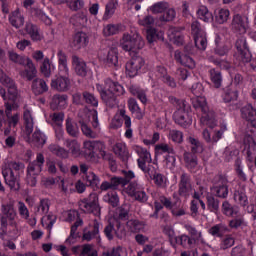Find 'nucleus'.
I'll list each match as a JSON object with an SVG mask.
<instances>
[{
  "label": "nucleus",
  "instance_id": "72a5a7b5",
  "mask_svg": "<svg viewBox=\"0 0 256 256\" xmlns=\"http://www.w3.org/2000/svg\"><path fill=\"white\" fill-rule=\"evenodd\" d=\"M25 31L32 41H41V34H39V28L37 25L32 22H27L25 25Z\"/></svg>",
  "mask_w": 256,
  "mask_h": 256
},
{
  "label": "nucleus",
  "instance_id": "c756f323",
  "mask_svg": "<svg viewBox=\"0 0 256 256\" xmlns=\"http://www.w3.org/2000/svg\"><path fill=\"white\" fill-rule=\"evenodd\" d=\"M113 153H115L123 163H128L130 156L129 150L127 149V146L125 144L116 143L113 146Z\"/></svg>",
  "mask_w": 256,
  "mask_h": 256
},
{
  "label": "nucleus",
  "instance_id": "473e14b6",
  "mask_svg": "<svg viewBox=\"0 0 256 256\" xmlns=\"http://www.w3.org/2000/svg\"><path fill=\"white\" fill-rule=\"evenodd\" d=\"M126 226L130 233H141L145 229V222L131 219L127 221Z\"/></svg>",
  "mask_w": 256,
  "mask_h": 256
},
{
  "label": "nucleus",
  "instance_id": "9d476101",
  "mask_svg": "<svg viewBox=\"0 0 256 256\" xmlns=\"http://www.w3.org/2000/svg\"><path fill=\"white\" fill-rule=\"evenodd\" d=\"M125 67H126V75H128V77L130 78L137 77V75L141 73V69L145 67V59L139 55H134L126 63Z\"/></svg>",
  "mask_w": 256,
  "mask_h": 256
},
{
  "label": "nucleus",
  "instance_id": "dca6fc26",
  "mask_svg": "<svg viewBox=\"0 0 256 256\" xmlns=\"http://www.w3.org/2000/svg\"><path fill=\"white\" fill-rule=\"evenodd\" d=\"M43 165H45V156L42 153H38L36 160L28 164L27 173L39 176L41 175V171H43Z\"/></svg>",
  "mask_w": 256,
  "mask_h": 256
},
{
  "label": "nucleus",
  "instance_id": "4c0bfd02",
  "mask_svg": "<svg viewBox=\"0 0 256 256\" xmlns=\"http://www.w3.org/2000/svg\"><path fill=\"white\" fill-rule=\"evenodd\" d=\"M222 213L226 217H235V215H239V207L233 206L229 201L225 200L222 203Z\"/></svg>",
  "mask_w": 256,
  "mask_h": 256
},
{
  "label": "nucleus",
  "instance_id": "4468645a",
  "mask_svg": "<svg viewBox=\"0 0 256 256\" xmlns=\"http://www.w3.org/2000/svg\"><path fill=\"white\" fill-rule=\"evenodd\" d=\"M193 191V185L191 184V175L187 172H183L180 175V181L178 183V195L187 199Z\"/></svg>",
  "mask_w": 256,
  "mask_h": 256
},
{
  "label": "nucleus",
  "instance_id": "bf43d9fd",
  "mask_svg": "<svg viewBox=\"0 0 256 256\" xmlns=\"http://www.w3.org/2000/svg\"><path fill=\"white\" fill-rule=\"evenodd\" d=\"M40 71L44 77H51V60H49V58H44L40 66Z\"/></svg>",
  "mask_w": 256,
  "mask_h": 256
},
{
  "label": "nucleus",
  "instance_id": "f8f14e48",
  "mask_svg": "<svg viewBox=\"0 0 256 256\" xmlns=\"http://www.w3.org/2000/svg\"><path fill=\"white\" fill-rule=\"evenodd\" d=\"M236 51L239 53L242 63H249L251 61V51L249 50V43L245 36H240L235 42Z\"/></svg>",
  "mask_w": 256,
  "mask_h": 256
},
{
  "label": "nucleus",
  "instance_id": "f3484780",
  "mask_svg": "<svg viewBox=\"0 0 256 256\" xmlns=\"http://www.w3.org/2000/svg\"><path fill=\"white\" fill-rule=\"evenodd\" d=\"M239 99V91L233 89H227L223 95L224 103H231L230 104V111H237L241 107V104L235 102Z\"/></svg>",
  "mask_w": 256,
  "mask_h": 256
},
{
  "label": "nucleus",
  "instance_id": "aec40b11",
  "mask_svg": "<svg viewBox=\"0 0 256 256\" xmlns=\"http://www.w3.org/2000/svg\"><path fill=\"white\" fill-rule=\"evenodd\" d=\"M30 143L34 147H37V149H43V147H45L47 144V134L41 131V129L36 128L32 133Z\"/></svg>",
  "mask_w": 256,
  "mask_h": 256
},
{
  "label": "nucleus",
  "instance_id": "1a4fd4ad",
  "mask_svg": "<svg viewBox=\"0 0 256 256\" xmlns=\"http://www.w3.org/2000/svg\"><path fill=\"white\" fill-rule=\"evenodd\" d=\"M191 31L194 37L195 47L200 51H205L207 49V34L201 29V23L194 21L191 24Z\"/></svg>",
  "mask_w": 256,
  "mask_h": 256
},
{
  "label": "nucleus",
  "instance_id": "9b49d317",
  "mask_svg": "<svg viewBox=\"0 0 256 256\" xmlns=\"http://www.w3.org/2000/svg\"><path fill=\"white\" fill-rule=\"evenodd\" d=\"M230 29L233 33L245 35V33H247V29H249V17L241 14H235L232 18Z\"/></svg>",
  "mask_w": 256,
  "mask_h": 256
},
{
  "label": "nucleus",
  "instance_id": "7c9ffc66",
  "mask_svg": "<svg viewBox=\"0 0 256 256\" xmlns=\"http://www.w3.org/2000/svg\"><path fill=\"white\" fill-rule=\"evenodd\" d=\"M128 109L139 121L145 117V113H143V110H141V107H139V104L135 98H130L128 100Z\"/></svg>",
  "mask_w": 256,
  "mask_h": 256
},
{
  "label": "nucleus",
  "instance_id": "79ce46f5",
  "mask_svg": "<svg viewBox=\"0 0 256 256\" xmlns=\"http://www.w3.org/2000/svg\"><path fill=\"white\" fill-rule=\"evenodd\" d=\"M23 120L25 125V133L29 137L31 133H33V127H34L33 116H31V111L29 110L24 111Z\"/></svg>",
  "mask_w": 256,
  "mask_h": 256
},
{
  "label": "nucleus",
  "instance_id": "4d7b16f0",
  "mask_svg": "<svg viewBox=\"0 0 256 256\" xmlns=\"http://www.w3.org/2000/svg\"><path fill=\"white\" fill-rule=\"evenodd\" d=\"M176 15L177 12H175V9L168 7V9L163 12V15L160 16V21L169 23L175 19Z\"/></svg>",
  "mask_w": 256,
  "mask_h": 256
},
{
  "label": "nucleus",
  "instance_id": "338daca9",
  "mask_svg": "<svg viewBox=\"0 0 256 256\" xmlns=\"http://www.w3.org/2000/svg\"><path fill=\"white\" fill-rule=\"evenodd\" d=\"M119 24H108L103 29V33L106 37H111V35H117L119 33Z\"/></svg>",
  "mask_w": 256,
  "mask_h": 256
},
{
  "label": "nucleus",
  "instance_id": "3c124183",
  "mask_svg": "<svg viewBox=\"0 0 256 256\" xmlns=\"http://www.w3.org/2000/svg\"><path fill=\"white\" fill-rule=\"evenodd\" d=\"M84 103L90 107H99V98L89 91H84Z\"/></svg>",
  "mask_w": 256,
  "mask_h": 256
},
{
  "label": "nucleus",
  "instance_id": "20e7f679",
  "mask_svg": "<svg viewBox=\"0 0 256 256\" xmlns=\"http://www.w3.org/2000/svg\"><path fill=\"white\" fill-rule=\"evenodd\" d=\"M120 47L123 51L137 53L145 47V40L143 36L137 32V30L125 32L120 39Z\"/></svg>",
  "mask_w": 256,
  "mask_h": 256
},
{
  "label": "nucleus",
  "instance_id": "37998d69",
  "mask_svg": "<svg viewBox=\"0 0 256 256\" xmlns=\"http://www.w3.org/2000/svg\"><path fill=\"white\" fill-rule=\"evenodd\" d=\"M227 231H229V228H227V226L223 224H216L208 230V233L212 235V237L221 238L223 237V235H225V233H227Z\"/></svg>",
  "mask_w": 256,
  "mask_h": 256
},
{
  "label": "nucleus",
  "instance_id": "6e6552de",
  "mask_svg": "<svg viewBox=\"0 0 256 256\" xmlns=\"http://www.w3.org/2000/svg\"><path fill=\"white\" fill-rule=\"evenodd\" d=\"M2 175L10 191H19L21 189V176L18 172L13 171L12 168L4 167L2 168Z\"/></svg>",
  "mask_w": 256,
  "mask_h": 256
},
{
  "label": "nucleus",
  "instance_id": "c03bdc74",
  "mask_svg": "<svg viewBox=\"0 0 256 256\" xmlns=\"http://www.w3.org/2000/svg\"><path fill=\"white\" fill-rule=\"evenodd\" d=\"M104 201L105 203H108V205H111V207H119V194L117 192L109 191L106 195H104Z\"/></svg>",
  "mask_w": 256,
  "mask_h": 256
},
{
  "label": "nucleus",
  "instance_id": "a211bd4d",
  "mask_svg": "<svg viewBox=\"0 0 256 256\" xmlns=\"http://www.w3.org/2000/svg\"><path fill=\"white\" fill-rule=\"evenodd\" d=\"M22 66L26 67V69L20 72L21 77H23V79H27V81H33L35 77H37V68L33 63V60H31L29 57H26L25 65Z\"/></svg>",
  "mask_w": 256,
  "mask_h": 256
},
{
  "label": "nucleus",
  "instance_id": "c9c22d12",
  "mask_svg": "<svg viewBox=\"0 0 256 256\" xmlns=\"http://www.w3.org/2000/svg\"><path fill=\"white\" fill-rule=\"evenodd\" d=\"M184 163L189 171H193L199 165L197 155L191 152L184 153Z\"/></svg>",
  "mask_w": 256,
  "mask_h": 256
},
{
  "label": "nucleus",
  "instance_id": "680f3d73",
  "mask_svg": "<svg viewBox=\"0 0 256 256\" xmlns=\"http://www.w3.org/2000/svg\"><path fill=\"white\" fill-rule=\"evenodd\" d=\"M101 157L102 159H104V161H108L111 171L115 173V171H117V161L113 157V154L107 153L106 151H104V154H102Z\"/></svg>",
  "mask_w": 256,
  "mask_h": 256
},
{
  "label": "nucleus",
  "instance_id": "f257e3e1",
  "mask_svg": "<svg viewBox=\"0 0 256 256\" xmlns=\"http://www.w3.org/2000/svg\"><path fill=\"white\" fill-rule=\"evenodd\" d=\"M58 66L60 73L51 80L50 87L57 93H67L71 89V79H69V66L67 65V54L63 50H58Z\"/></svg>",
  "mask_w": 256,
  "mask_h": 256
},
{
  "label": "nucleus",
  "instance_id": "e2e57ef3",
  "mask_svg": "<svg viewBox=\"0 0 256 256\" xmlns=\"http://www.w3.org/2000/svg\"><path fill=\"white\" fill-rule=\"evenodd\" d=\"M8 57L12 63H17L18 65H25V60L27 57L17 54L15 51H9Z\"/></svg>",
  "mask_w": 256,
  "mask_h": 256
},
{
  "label": "nucleus",
  "instance_id": "f03ea898",
  "mask_svg": "<svg viewBox=\"0 0 256 256\" xmlns=\"http://www.w3.org/2000/svg\"><path fill=\"white\" fill-rule=\"evenodd\" d=\"M96 90L98 91L103 103L110 109L117 107V97L125 95V88L110 78L105 80V86L96 84Z\"/></svg>",
  "mask_w": 256,
  "mask_h": 256
},
{
  "label": "nucleus",
  "instance_id": "b1692460",
  "mask_svg": "<svg viewBox=\"0 0 256 256\" xmlns=\"http://www.w3.org/2000/svg\"><path fill=\"white\" fill-rule=\"evenodd\" d=\"M72 65L76 75L79 77H87V63L83 61L82 58H79L77 55L72 56Z\"/></svg>",
  "mask_w": 256,
  "mask_h": 256
},
{
  "label": "nucleus",
  "instance_id": "c85d7f7f",
  "mask_svg": "<svg viewBox=\"0 0 256 256\" xmlns=\"http://www.w3.org/2000/svg\"><path fill=\"white\" fill-rule=\"evenodd\" d=\"M5 107V115L7 117L8 125L10 127H17L19 121H20V115L19 113H16L14 115H11L12 111H17L19 108H13L11 104H7Z\"/></svg>",
  "mask_w": 256,
  "mask_h": 256
},
{
  "label": "nucleus",
  "instance_id": "603ef678",
  "mask_svg": "<svg viewBox=\"0 0 256 256\" xmlns=\"http://www.w3.org/2000/svg\"><path fill=\"white\" fill-rule=\"evenodd\" d=\"M207 207L211 213H217L219 211V199L215 198L213 195L206 196Z\"/></svg>",
  "mask_w": 256,
  "mask_h": 256
},
{
  "label": "nucleus",
  "instance_id": "a19ab883",
  "mask_svg": "<svg viewBox=\"0 0 256 256\" xmlns=\"http://www.w3.org/2000/svg\"><path fill=\"white\" fill-rule=\"evenodd\" d=\"M105 63L108 67H117L119 65V54L117 53V49L112 48L108 51Z\"/></svg>",
  "mask_w": 256,
  "mask_h": 256
},
{
  "label": "nucleus",
  "instance_id": "5fc2aeb1",
  "mask_svg": "<svg viewBox=\"0 0 256 256\" xmlns=\"http://www.w3.org/2000/svg\"><path fill=\"white\" fill-rule=\"evenodd\" d=\"M234 201L241 205V207H247V205L249 204L247 195L239 190L234 191Z\"/></svg>",
  "mask_w": 256,
  "mask_h": 256
},
{
  "label": "nucleus",
  "instance_id": "412c9836",
  "mask_svg": "<svg viewBox=\"0 0 256 256\" xmlns=\"http://www.w3.org/2000/svg\"><path fill=\"white\" fill-rule=\"evenodd\" d=\"M99 227H101V224L99 221L94 220L92 229L85 231L82 235V241H93V239H96L98 243H101V236L99 235Z\"/></svg>",
  "mask_w": 256,
  "mask_h": 256
},
{
  "label": "nucleus",
  "instance_id": "a18cd8bd",
  "mask_svg": "<svg viewBox=\"0 0 256 256\" xmlns=\"http://www.w3.org/2000/svg\"><path fill=\"white\" fill-rule=\"evenodd\" d=\"M86 183L88 187H92V189H99V183H101V180L99 179V176L94 174L93 172H88L85 175Z\"/></svg>",
  "mask_w": 256,
  "mask_h": 256
},
{
  "label": "nucleus",
  "instance_id": "58836bf2",
  "mask_svg": "<svg viewBox=\"0 0 256 256\" xmlns=\"http://www.w3.org/2000/svg\"><path fill=\"white\" fill-rule=\"evenodd\" d=\"M66 132L70 137H79V126L77 125V122H74L71 117L66 119Z\"/></svg>",
  "mask_w": 256,
  "mask_h": 256
},
{
  "label": "nucleus",
  "instance_id": "6ab92c4d",
  "mask_svg": "<svg viewBox=\"0 0 256 256\" xmlns=\"http://www.w3.org/2000/svg\"><path fill=\"white\" fill-rule=\"evenodd\" d=\"M8 100L4 103V107H7V104L14 109H19V91L17 90V84H12L8 86Z\"/></svg>",
  "mask_w": 256,
  "mask_h": 256
},
{
  "label": "nucleus",
  "instance_id": "bb28decb",
  "mask_svg": "<svg viewBox=\"0 0 256 256\" xmlns=\"http://www.w3.org/2000/svg\"><path fill=\"white\" fill-rule=\"evenodd\" d=\"M9 23L10 25H12V27H15V29H21V27L25 25V17L21 15L19 9H16L15 11L10 13Z\"/></svg>",
  "mask_w": 256,
  "mask_h": 256
},
{
  "label": "nucleus",
  "instance_id": "49530a36",
  "mask_svg": "<svg viewBox=\"0 0 256 256\" xmlns=\"http://www.w3.org/2000/svg\"><path fill=\"white\" fill-rule=\"evenodd\" d=\"M117 0H110L105 6V13L103 19H111L115 15V10L117 9Z\"/></svg>",
  "mask_w": 256,
  "mask_h": 256
},
{
  "label": "nucleus",
  "instance_id": "69168bd1",
  "mask_svg": "<svg viewBox=\"0 0 256 256\" xmlns=\"http://www.w3.org/2000/svg\"><path fill=\"white\" fill-rule=\"evenodd\" d=\"M245 223V219L239 213L234 216V219L229 221V228L230 229H239L241 225Z\"/></svg>",
  "mask_w": 256,
  "mask_h": 256
},
{
  "label": "nucleus",
  "instance_id": "cd10ccee",
  "mask_svg": "<svg viewBox=\"0 0 256 256\" xmlns=\"http://www.w3.org/2000/svg\"><path fill=\"white\" fill-rule=\"evenodd\" d=\"M129 91L133 97H137L143 105H147V90L141 88L139 85L132 84L129 87Z\"/></svg>",
  "mask_w": 256,
  "mask_h": 256
},
{
  "label": "nucleus",
  "instance_id": "5701e85b",
  "mask_svg": "<svg viewBox=\"0 0 256 256\" xmlns=\"http://www.w3.org/2000/svg\"><path fill=\"white\" fill-rule=\"evenodd\" d=\"M241 117L251 123L252 127H256V109L251 104H247L241 108Z\"/></svg>",
  "mask_w": 256,
  "mask_h": 256
},
{
  "label": "nucleus",
  "instance_id": "2eb2a0df",
  "mask_svg": "<svg viewBox=\"0 0 256 256\" xmlns=\"http://www.w3.org/2000/svg\"><path fill=\"white\" fill-rule=\"evenodd\" d=\"M89 45V36L85 32H77L74 34L70 46L74 51H79L80 49H85Z\"/></svg>",
  "mask_w": 256,
  "mask_h": 256
},
{
  "label": "nucleus",
  "instance_id": "f704fd0d",
  "mask_svg": "<svg viewBox=\"0 0 256 256\" xmlns=\"http://www.w3.org/2000/svg\"><path fill=\"white\" fill-rule=\"evenodd\" d=\"M67 105V95L65 94H55L52 97V101L50 103L51 109L55 111V109H59L61 107H65Z\"/></svg>",
  "mask_w": 256,
  "mask_h": 256
},
{
  "label": "nucleus",
  "instance_id": "423d86ee",
  "mask_svg": "<svg viewBox=\"0 0 256 256\" xmlns=\"http://www.w3.org/2000/svg\"><path fill=\"white\" fill-rule=\"evenodd\" d=\"M212 183L211 191L215 197L219 199H227L229 197V179H227V176L218 174L214 176Z\"/></svg>",
  "mask_w": 256,
  "mask_h": 256
},
{
  "label": "nucleus",
  "instance_id": "864d4df0",
  "mask_svg": "<svg viewBox=\"0 0 256 256\" xmlns=\"http://www.w3.org/2000/svg\"><path fill=\"white\" fill-rule=\"evenodd\" d=\"M235 245V237L233 235L228 234L224 238H222L220 243V249L222 251H227V249H231Z\"/></svg>",
  "mask_w": 256,
  "mask_h": 256
},
{
  "label": "nucleus",
  "instance_id": "0eeeda50",
  "mask_svg": "<svg viewBox=\"0 0 256 256\" xmlns=\"http://www.w3.org/2000/svg\"><path fill=\"white\" fill-rule=\"evenodd\" d=\"M80 207L84 213L101 215V205H99V194L92 192L87 198L80 202Z\"/></svg>",
  "mask_w": 256,
  "mask_h": 256
},
{
  "label": "nucleus",
  "instance_id": "09e8293b",
  "mask_svg": "<svg viewBox=\"0 0 256 256\" xmlns=\"http://www.w3.org/2000/svg\"><path fill=\"white\" fill-rule=\"evenodd\" d=\"M234 169L240 181H247V175H245V172H243V162L241 161L240 157L236 158L234 162Z\"/></svg>",
  "mask_w": 256,
  "mask_h": 256
},
{
  "label": "nucleus",
  "instance_id": "4be33fe9",
  "mask_svg": "<svg viewBox=\"0 0 256 256\" xmlns=\"http://www.w3.org/2000/svg\"><path fill=\"white\" fill-rule=\"evenodd\" d=\"M31 91L34 95H44L49 91V86L43 78H34L31 84Z\"/></svg>",
  "mask_w": 256,
  "mask_h": 256
},
{
  "label": "nucleus",
  "instance_id": "a878e982",
  "mask_svg": "<svg viewBox=\"0 0 256 256\" xmlns=\"http://www.w3.org/2000/svg\"><path fill=\"white\" fill-rule=\"evenodd\" d=\"M174 121L177 125H180V127H183L184 129H187V127H189V125L192 123L189 114L183 110H178L174 113Z\"/></svg>",
  "mask_w": 256,
  "mask_h": 256
},
{
  "label": "nucleus",
  "instance_id": "e433bc0d",
  "mask_svg": "<svg viewBox=\"0 0 256 256\" xmlns=\"http://www.w3.org/2000/svg\"><path fill=\"white\" fill-rule=\"evenodd\" d=\"M185 229L188 231L190 237L194 239V243L197 244L200 243L202 245H205V239H203V233L199 232L197 228L191 226V225H185Z\"/></svg>",
  "mask_w": 256,
  "mask_h": 256
},
{
  "label": "nucleus",
  "instance_id": "13d9d810",
  "mask_svg": "<svg viewBox=\"0 0 256 256\" xmlns=\"http://www.w3.org/2000/svg\"><path fill=\"white\" fill-rule=\"evenodd\" d=\"M229 15H231L229 9H220L216 15V23H219V25L227 23L229 21Z\"/></svg>",
  "mask_w": 256,
  "mask_h": 256
},
{
  "label": "nucleus",
  "instance_id": "ea45409f",
  "mask_svg": "<svg viewBox=\"0 0 256 256\" xmlns=\"http://www.w3.org/2000/svg\"><path fill=\"white\" fill-rule=\"evenodd\" d=\"M210 81H212L214 87L219 89L223 83V75L221 74L220 70L212 68L209 70Z\"/></svg>",
  "mask_w": 256,
  "mask_h": 256
},
{
  "label": "nucleus",
  "instance_id": "2f4dec72",
  "mask_svg": "<svg viewBox=\"0 0 256 256\" xmlns=\"http://www.w3.org/2000/svg\"><path fill=\"white\" fill-rule=\"evenodd\" d=\"M187 141L191 147V152L194 155H197V153H203L205 151V147L203 146V142H200L198 138H195L193 136H189L187 138Z\"/></svg>",
  "mask_w": 256,
  "mask_h": 256
},
{
  "label": "nucleus",
  "instance_id": "052dcab7",
  "mask_svg": "<svg viewBox=\"0 0 256 256\" xmlns=\"http://www.w3.org/2000/svg\"><path fill=\"white\" fill-rule=\"evenodd\" d=\"M66 147L72 155H79L81 153V145L76 140H66Z\"/></svg>",
  "mask_w": 256,
  "mask_h": 256
},
{
  "label": "nucleus",
  "instance_id": "774afa93",
  "mask_svg": "<svg viewBox=\"0 0 256 256\" xmlns=\"http://www.w3.org/2000/svg\"><path fill=\"white\" fill-rule=\"evenodd\" d=\"M169 139H171L173 143H178L179 145H181V143H183V132L179 130H170Z\"/></svg>",
  "mask_w": 256,
  "mask_h": 256
},
{
  "label": "nucleus",
  "instance_id": "7ed1b4c3",
  "mask_svg": "<svg viewBox=\"0 0 256 256\" xmlns=\"http://www.w3.org/2000/svg\"><path fill=\"white\" fill-rule=\"evenodd\" d=\"M8 227H12L14 231L19 230V224H17V210L13 202L1 205L0 239H5Z\"/></svg>",
  "mask_w": 256,
  "mask_h": 256
},
{
  "label": "nucleus",
  "instance_id": "0e129e2a",
  "mask_svg": "<svg viewBox=\"0 0 256 256\" xmlns=\"http://www.w3.org/2000/svg\"><path fill=\"white\" fill-rule=\"evenodd\" d=\"M32 13H33L34 17H37V19H40V21H43V23H45V25H51V19L49 18V16L45 15L43 10H41L39 8H34L32 10Z\"/></svg>",
  "mask_w": 256,
  "mask_h": 256
},
{
  "label": "nucleus",
  "instance_id": "6e6d98bb",
  "mask_svg": "<svg viewBox=\"0 0 256 256\" xmlns=\"http://www.w3.org/2000/svg\"><path fill=\"white\" fill-rule=\"evenodd\" d=\"M197 15H198L199 19H201L205 23H209V21H211V19H213V15L211 14V12H209L207 7H205V6H201L198 9Z\"/></svg>",
  "mask_w": 256,
  "mask_h": 256
},
{
  "label": "nucleus",
  "instance_id": "393cba45",
  "mask_svg": "<svg viewBox=\"0 0 256 256\" xmlns=\"http://www.w3.org/2000/svg\"><path fill=\"white\" fill-rule=\"evenodd\" d=\"M174 59L177 63H180V65L188 67V69H195V60H193L189 55L183 54L179 50L174 52Z\"/></svg>",
  "mask_w": 256,
  "mask_h": 256
},
{
  "label": "nucleus",
  "instance_id": "39448f33",
  "mask_svg": "<svg viewBox=\"0 0 256 256\" xmlns=\"http://www.w3.org/2000/svg\"><path fill=\"white\" fill-rule=\"evenodd\" d=\"M192 105L196 111H201L202 116L200 118L201 125H206L210 129L217 126V120H215V111L209 109L207 100L204 98H196L192 101Z\"/></svg>",
  "mask_w": 256,
  "mask_h": 256
},
{
  "label": "nucleus",
  "instance_id": "ddd939ff",
  "mask_svg": "<svg viewBox=\"0 0 256 256\" xmlns=\"http://www.w3.org/2000/svg\"><path fill=\"white\" fill-rule=\"evenodd\" d=\"M84 153L91 159L95 157V153L99 151L100 155H105V143L97 140H88L84 142Z\"/></svg>",
  "mask_w": 256,
  "mask_h": 256
},
{
  "label": "nucleus",
  "instance_id": "de8ad7c7",
  "mask_svg": "<svg viewBox=\"0 0 256 256\" xmlns=\"http://www.w3.org/2000/svg\"><path fill=\"white\" fill-rule=\"evenodd\" d=\"M149 9L153 15H158L159 13H163L169 9V3L166 1L157 2L150 6Z\"/></svg>",
  "mask_w": 256,
  "mask_h": 256
},
{
  "label": "nucleus",
  "instance_id": "8fccbe9b",
  "mask_svg": "<svg viewBox=\"0 0 256 256\" xmlns=\"http://www.w3.org/2000/svg\"><path fill=\"white\" fill-rule=\"evenodd\" d=\"M79 125L81 127V131L85 137H88L89 139H97V132L92 131L91 127L85 123L83 120H79Z\"/></svg>",
  "mask_w": 256,
  "mask_h": 256
}]
</instances>
